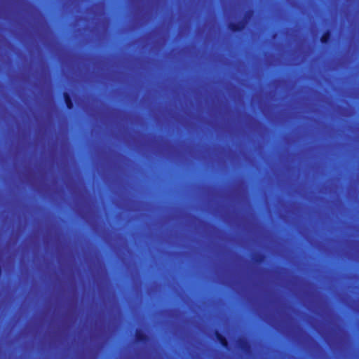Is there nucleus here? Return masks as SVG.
Segmentation results:
<instances>
[{
	"instance_id": "1",
	"label": "nucleus",
	"mask_w": 359,
	"mask_h": 359,
	"mask_svg": "<svg viewBox=\"0 0 359 359\" xmlns=\"http://www.w3.org/2000/svg\"><path fill=\"white\" fill-rule=\"evenodd\" d=\"M245 27V21L244 20L236 22H230L228 28L233 32H240L243 30Z\"/></svg>"
},
{
	"instance_id": "2",
	"label": "nucleus",
	"mask_w": 359,
	"mask_h": 359,
	"mask_svg": "<svg viewBox=\"0 0 359 359\" xmlns=\"http://www.w3.org/2000/svg\"><path fill=\"white\" fill-rule=\"evenodd\" d=\"M63 98L67 109L69 110L72 109L74 108V102L71 95L67 92H65L63 93Z\"/></svg>"
},
{
	"instance_id": "3",
	"label": "nucleus",
	"mask_w": 359,
	"mask_h": 359,
	"mask_svg": "<svg viewBox=\"0 0 359 359\" xmlns=\"http://www.w3.org/2000/svg\"><path fill=\"white\" fill-rule=\"evenodd\" d=\"M331 38V31L330 29L326 30L320 37V42L323 44H327L329 43Z\"/></svg>"
},
{
	"instance_id": "4",
	"label": "nucleus",
	"mask_w": 359,
	"mask_h": 359,
	"mask_svg": "<svg viewBox=\"0 0 359 359\" xmlns=\"http://www.w3.org/2000/svg\"><path fill=\"white\" fill-rule=\"evenodd\" d=\"M251 12L250 11H248V13L246 14V17L248 16V15Z\"/></svg>"
}]
</instances>
